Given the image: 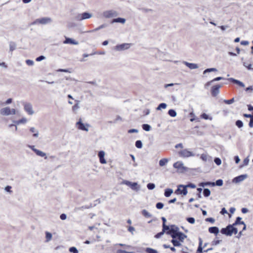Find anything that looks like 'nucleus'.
Returning <instances> with one entry per match:
<instances>
[{
	"instance_id": "1",
	"label": "nucleus",
	"mask_w": 253,
	"mask_h": 253,
	"mask_svg": "<svg viewBox=\"0 0 253 253\" xmlns=\"http://www.w3.org/2000/svg\"><path fill=\"white\" fill-rule=\"evenodd\" d=\"M166 234L170 235L173 239L177 238L182 242H183L184 239L187 238V236L179 231V228L174 225L170 226V229L166 232Z\"/></svg>"
},
{
	"instance_id": "2",
	"label": "nucleus",
	"mask_w": 253,
	"mask_h": 253,
	"mask_svg": "<svg viewBox=\"0 0 253 253\" xmlns=\"http://www.w3.org/2000/svg\"><path fill=\"white\" fill-rule=\"evenodd\" d=\"M131 45V43H124L120 44H118L115 46L114 49L118 51H123L129 48Z\"/></svg>"
},
{
	"instance_id": "3",
	"label": "nucleus",
	"mask_w": 253,
	"mask_h": 253,
	"mask_svg": "<svg viewBox=\"0 0 253 253\" xmlns=\"http://www.w3.org/2000/svg\"><path fill=\"white\" fill-rule=\"evenodd\" d=\"M24 106V110L30 115H32L34 112L33 110L32 105L30 103L23 102L22 103Z\"/></svg>"
},
{
	"instance_id": "4",
	"label": "nucleus",
	"mask_w": 253,
	"mask_h": 253,
	"mask_svg": "<svg viewBox=\"0 0 253 253\" xmlns=\"http://www.w3.org/2000/svg\"><path fill=\"white\" fill-rule=\"evenodd\" d=\"M179 157L182 158H188L191 156H194V154L191 151L186 149H183L178 152Z\"/></svg>"
},
{
	"instance_id": "5",
	"label": "nucleus",
	"mask_w": 253,
	"mask_h": 253,
	"mask_svg": "<svg viewBox=\"0 0 253 253\" xmlns=\"http://www.w3.org/2000/svg\"><path fill=\"white\" fill-rule=\"evenodd\" d=\"M51 19L49 17H43L40 19H37L33 24H46L51 22Z\"/></svg>"
},
{
	"instance_id": "6",
	"label": "nucleus",
	"mask_w": 253,
	"mask_h": 253,
	"mask_svg": "<svg viewBox=\"0 0 253 253\" xmlns=\"http://www.w3.org/2000/svg\"><path fill=\"white\" fill-rule=\"evenodd\" d=\"M118 15V12L114 10L105 11L103 13V16L107 18L116 17Z\"/></svg>"
},
{
	"instance_id": "7",
	"label": "nucleus",
	"mask_w": 253,
	"mask_h": 253,
	"mask_svg": "<svg viewBox=\"0 0 253 253\" xmlns=\"http://www.w3.org/2000/svg\"><path fill=\"white\" fill-rule=\"evenodd\" d=\"M173 166L180 172H183L186 170V168L183 166V164L181 162L178 161L174 163Z\"/></svg>"
},
{
	"instance_id": "8",
	"label": "nucleus",
	"mask_w": 253,
	"mask_h": 253,
	"mask_svg": "<svg viewBox=\"0 0 253 253\" xmlns=\"http://www.w3.org/2000/svg\"><path fill=\"white\" fill-rule=\"evenodd\" d=\"M175 193L177 194L186 195L187 194V186H185V185H179L177 190H175Z\"/></svg>"
},
{
	"instance_id": "9",
	"label": "nucleus",
	"mask_w": 253,
	"mask_h": 253,
	"mask_svg": "<svg viewBox=\"0 0 253 253\" xmlns=\"http://www.w3.org/2000/svg\"><path fill=\"white\" fill-rule=\"evenodd\" d=\"M231 228L232 225L229 224L226 227L221 229L220 232L223 234L230 236L232 235Z\"/></svg>"
},
{
	"instance_id": "10",
	"label": "nucleus",
	"mask_w": 253,
	"mask_h": 253,
	"mask_svg": "<svg viewBox=\"0 0 253 253\" xmlns=\"http://www.w3.org/2000/svg\"><path fill=\"white\" fill-rule=\"evenodd\" d=\"M221 85L220 84H216L213 85L211 89V95L215 97L217 96L219 92V88L221 87Z\"/></svg>"
},
{
	"instance_id": "11",
	"label": "nucleus",
	"mask_w": 253,
	"mask_h": 253,
	"mask_svg": "<svg viewBox=\"0 0 253 253\" xmlns=\"http://www.w3.org/2000/svg\"><path fill=\"white\" fill-rule=\"evenodd\" d=\"M247 177V174H242L235 177L232 180L233 183H237L244 181Z\"/></svg>"
},
{
	"instance_id": "12",
	"label": "nucleus",
	"mask_w": 253,
	"mask_h": 253,
	"mask_svg": "<svg viewBox=\"0 0 253 253\" xmlns=\"http://www.w3.org/2000/svg\"><path fill=\"white\" fill-rule=\"evenodd\" d=\"M76 126L79 129L86 131H88V130L87 127L85 126V125L82 122L81 119H80L76 123Z\"/></svg>"
},
{
	"instance_id": "13",
	"label": "nucleus",
	"mask_w": 253,
	"mask_h": 253,
	"mask_svg": "<svg viewBox=\"0 0 253 253\" xmlns=\"http://www.w3.org/2000/svg\"><path fill=\"white\" fill-rule=\"evenodd\" d=\"M98 156L99 158V162L102 164L106 163V161L104 158L105 152L103 151H100L98 152Z\"/></svg>"
},
{
	"instance_id": "14",
	"label": "nucleus",
	"mask_w": 253,
	"mask_h": 253,
	"mask_svg": "<svg viewBox=\"0 0 253 253\" xmlns=\"http://www.w3.org/2000/svg\"><path fill=\"white\" fill-rule=\"evenodd\" d=\"M63 43L64 44H72L75 45H77L79 44L78 42L69 38H66L65 40L63 42Z\"/></svg>"
},
{
	"instance_id": "15",
	"label": "nucleus",
	"mask_w": 253,
	"mask_h": 253,
	"mask_svg": "<svg viewBox=\"0 0 253 253\" xmlns=\"http://www.w3.org/2000/svg\"><path fill=\"white\" fill-rule=\"evenodd\" d=\"M0 112V114L4 116H8L10 115V108L8 107L1 109Z\"/></svg>"
},
{
	"instance_id": "16",
	"label": "nucleus",
	"mask_w": 253,
	"mask_h": 253,
	"mask_svg": "<svg viewBox=\"0 0 253 253\" xmlns=\"http://www.w3.org/2000/svg\"><path fill=\"white\" fill-rule=\"evenodd\" d=\"M183 63L190 69H195L199 67L198 65L195 63H189L186 61H183Z\"/></svg>"
},
{
	"instance_id": "17",
	"label": "nucleus",
	"mask_w": 253,
	"mask_h": 253,
	"mask_svg": "<svg viewBox=\"0 0 253 253\" xmlns=\"http://www.w3.org/2000/svg\"><path fill=\"white\" fill-rule=\"evenodd\" d=\"M229 81H231V82L235 84H238V85H239L241 87H245V84L243 83H242V82L239 81V80H236L234 78H229L228 79Z\"/></svg>"
},
{
	"instance_id": "18",
	"label": "nucleus",
	"mask_w": 253,
	"mask_h": 253,
	"mask_svg": "<svg viewBox=\"0 0 253 253\" xmlns=\"http://www.w3.org/2000/svg\"><path fill=\"white\" fill-rule=\"evenodd\" d=\"M171 243L173 244L174 247H180L181 246V241L178 240L177 238L173 239L171 240Z\"/></svg>"
},
{
	"instance_id": "19",
	"label": "nucleus",
	"mask_w": 253,
	"mask_h": 253,
	"mask_svg": "<svg viewBox=\"0 0 253 253\" xmlns=\"http://www.w3.org/2000/svg\"><path fill=\"white\" fill-rule=\"evenodd\" d=\"M200 158L204 162L212 161L211 158L206 154H202Z\"/></svg>"
},
{
	"instance_id": "20",
	"label": "nucleus",
	"mask_w": 253,
	"mask_h": 253,
	"mask_svg": "<svg viewBox=\"0 0 253 253\" xmlns=\"http://www.w3.org/2000/svg\"><path fill=\"white\" fill-rule=\"evenodd\" d=\"M209 231L211 233L217 235L219 233V229L215 226L211 227L209 228Z\"/></svg>"
},
{
	"instance_id": "21",
	"label": "nucleus",
	"mask_w": 253,
	"mask_h": 253,
	"mask_svg": "<svg viewBox=\"0 0 253 253\" xmlns=\"http://www.w3.org/2000/svg\"><path fill=\"white\" fill-rule=\"evenodd\" d=\"M199 186L201 187H205L206 186H214L215 183L213 182H201L199 184Z\"/></svg>"
},
{
	"instance_id": "22",
	"label": "nucleus",
	"mask_w": 253,
	"mask_h": 253,
	"mask_svg": "<svg viewBox=\"0 0 253 253\" xmlns=\"http://www.w3.org/2000/svg\"><path fill=\"white\" fill-rule=\"evenodd\" d=\"M199 246L197 250V253H201L203 251V247H202V244H203V241L202 239L200 237L199 238Z\"/></svg>"
},
{
	"instance_id": "23",
	"label": "nucleus",
	"mask_w": 253,
	"mask_h": 253,
	"mask_svg": "<svg viewBox=\"0 0 253 253\" xmlns=\"http://www.w3.org/2000/svg\"><path fill=\"white\" fill-rule=\"evenodd\" d=\"M34 152L38 155L42 157H44L45 159H47V157L46 156V154L39 150H34Z\"/></svg>"
},
{
	"instance_id": "24",
	"label": "nucleus",
	"mask_w": 253,
	"mask_h": 253,
	"mask_svg": "<svg viewBox=\"0 0 253 253\" xmlns=\"http://www.w3.org/2000/svg\"><path fill=\"white\" fill-rule=\"evenodd\" d=\"M126 22V19L125 18H116V19H114L112 21V23H121L122 24H124Z\"/></svg>"
},
{
	"instance_id": "25",
	"label": "nucleus",
	"mask_w": 253,
	"mask_h": 253,
	"mask_svg": "<svg viewBox=\"0 0 253 253\" xmlns=\"http://www.w3.org/2000/svg\"><path fill=\"white\" fill-rule=\"evenodd\" d=\"M173 193V190L171 189L168 188L165 191L164 195L166 197H169L171 194Z\"/></svg>"
},
{
	"instance_id": "26",
	"label": "nucleus",
	"mask_w": 253,
	"mask_h": 253,
	"mask_svg": "<svg viewBox=\"0 0 253 253\" xmlns=\"http://www.w3.org/2000/svg\"><path fill=\"white\" fill-rule=\"evenodd\" d=\"M30 131L31 132L34 133L33 136L35 137H38L39 136V131L36 130L35 127H32L30 129Z\"/></svg>"
},
{
	"instance_id": "27",
	"label": "nucleus",
	"mask_w": 253,
	"mask_h": 253,
	"mask_svg": "<svg viewBox=\"0 0 253 253\" xmlns=\"http://www.w3.org/2000/svg\"><path fill=\"white\" fill-rule=\"evenodd\" d=\"M242 219V218L240 217H237L236 219V221L233 224V225H237L238 224H244V222L241 221Z\"/></svg>"
},
{
	"instance_id": "28",
	"label": "nucleus",
	"mask_w": 253,
	"mask_h": 253,
	"mask_svg": "<svg viewBox=\"0 0 253 253\" xmlns=\"http://www.w3.org/2000/svg\"><path fill=\"white\" fill-rule=\"evenodd\" d=\"M83 20L89 19L92 17V14L88 12H84L82 13Z\"/></svg>"
},
{
	"instance_id": "29",
	"label": "nucleus",
	"mask_w": 253,
	"mask_h": 253,
	"mask_svg": "<svg viewBox=\"0 0 253 253\" xmlns=\"http://www.w3.org/2000/svg\"><path fill=\"white\" fill-rule=\"evenodd\" d=\"M203 195L205 197H208L211 195V191L208 188H204L203 190Z\"/></svg>"
},
{
	"instance_id": "30",
	"label": "nucleus",
	"mask_w": 253,
	"mask_h": 253,
	"mask_svg": "<svg viewBox=\"0 0 253 253\" xmlns=\"http://www.w3.org/2000/svg\"><path fill=\"white\" fill-rule=\"evenodd\" d=\"M142 214L145 217H151L152 216V214H150L148 211L146 210H143L141 211Z\"/></svg>"
},
{
	"instance_id": "31",
	"label": "nucleus",
	"mask_w": 253,
	"mask_h": 253,
	"mask_svg": "<svg viewBox=\"0 0 253 253\" xmlns=\"http://www.w3.org/2000/svg\"><path fill=\"white\" fill-rule=\"evenodd\" d=\"M130 187L134 190H138L139 189V187L136 182H132Z\"/></svg>"
},
{
	"instance_id": "32",
	"label": "nucleus",
	"mask_w": 253,
	"mask_h": 253,
	"mask_svg": "<svg viewBox=\"0 0 253 253\" xmlns=\"http://www.w3.org/2000/svg\"><path fill=\"white\" fill-rule=\"evenodd\" d=\"M168 162V160L167 159H162L159 161V165L161 167H163L167 164Z\"/></svg>"
},
{
	"instance_id": "33",
	"label": "nucleus",
	"mask_w": 253,
	"mask_h": 253,
	"mask_svg": "<svg viewBox=\"0 0 253 253\" xmlns=\"http://www.w3.org/2000/svg\"><path fill=\"white\" fill-rule=\"evenodd\" d=\"M16 125H18L21 124H24L27 122V119L25 118H23L18 121L14 122Z\"/></svg>"
},
{
	"instance_id": "34",
	"label": "nucleus",
	"mask_w": 253,
	"mask_h": 253,
	"mask_svg": "<svg viewBox=\"0 0 253 253\" xmlns=\"http://www.w3.org/2000/svg\"><path fill=\"white\" fill-rule=\"evenodd\" d=\"M168 114L172 117H174L176 116L177 113L174 110L170 109L168 111Z\"/></svg>"
},
{
	"instance_id": "35",
	"label": "nucleus",
	"mask_w": 253,
	"mask_h": 253,
	"mask_svg": "<svg viewBox=\"0 0 253 253\" xmlns=\"http://www.w3.org/2000/svg\"><path fill=\"white\" fill-rule=\"evenodd\" d=\"M16 48V44L15 42H11L9 43V49L10 51H12Z\"/></svg>"
},
{
	"instance_id": "36",
	"label": "nucleus",
	"mask_w": 253,
	"mask_h": 253,
	"mask_svg": "<svg viewBox=\"0 0 253 253\" xmlns=\"http://www.w3.org/2000/svg\"><path fill=\"white\" fill-rule=\"evenodd\" d=\"M145 251L147 253H158L157 250L150 248H147Z\"/></svg>"
},
{
	"instance_id": "37",
	"label": "nucleus",
	"mask_w": 253,
	"mask_h": 253,
	"mask_svg": "<svg viewBox=\"0 0 253 253\" xmlns=\"http://www.w3.org/2000/svg\"><path fill=\"white\" fill-rule=\"evenodd\" d=\"M142 128L144 130L147 131H149L150 130V129H151V126L148 124H143V125H142Z\"/></svg>"
},
{
	"instance_id": "38",
	"label": "nucleus",
	"mask_w": 253,
	"mask_h": 253,
	"mask_svg": "<svg viewBox=\"0 0 253 253\" xmlns=\"http://www.w3.org/2000/svg\"><path fill=\"white\" fill-rule=\"evenodd\" d=\"M217 71V69L214 68H208V69H206L204 71L203 74H205L207 73H209V72H216Z\"/></svg>"
},
{
	"instance_id": "39",
	"label": "nucleus",
	"mask_w": 253,
	"mask_h": 253,
	"mask_svg": "<svg viewBox=\"0 0 253 253\" xmlns=\"http://www.w3.org/2000/svg\"><path fill=\"white\" fill-rule=\"evenodd\" d=\"M167 107V104L165 103H162L159 105L157 108V110H161V109H165Z\"/></svg>"
},
{
	"instance_id": "40",
	"label": "nucleus",
	"mask_w": 253,
	"mask_h": 253,
	"mask_svg": "<svg viewBox=\"0 0 253 253\" xmlns=\"http://www.w3.org/2000/svg\"><path fill=\"white\" fill-rule=\"evenodd\" d=\"M135 146L137 148H141L142 147V143L141 142V140H137L136 142H135Z\"/></svg>"
},
{
	"instance_id": "41",
	"label": "nucleus",
	"mask_w": 253,
	"mask_h": 253,
	"mask_svg": "<svg viewBox=\"0 0 253 253\" xmlns=\"http://www.w3.org/2000/svg\"><path fill=\"white\" fill-rule=\"evenodd\" d=\"M236 126L239 127L241 128L243 126V123L241 120H237L235 123Z\"/></svg>"
},
{
	"instance_id": "42",
	"label": "nucleus",
	"mask_w": 253,
	"mask_h": 253,
	"mask_svg": "<svg viewBox=\"0 0 253 253\" xmlns=\"http://www.w3.org/2000/svg\"><path fill=\"white\" fill-rule=\"evenodd\" d=\"M46 242L49 241L52 238V234L48 232L45 233Z\"/></svg>"
},
{
	"instance_id": "43",
	"label": "nucleus",
	"mask_w": 253,
	"mask_h": 253,
	"mask_svg": "<svg viewBox=\"0 0 253 253\" xmlns=\"http://www.w3.org/2000/svg\"><path fill=\"white\" fill-rule=\"evenodd\" d=\"M147 187L149 190H153L155 188V185L153 183H149L147 185Z\"/></svg>"
},
{
	"instance_id": "44",
	"label": "nucleus",
	"mask_w": 253,
	"mask_h": 253,
	"mask_svg": "<svg viewBox=\"0 0 253 253\" xmlns=\"http://www.w3.org/2000/svg\"><path fill=\"white\" fill-rule=\"evenodd\" d=\"M170 229V227L168 226V225H166V224H163V229H162V231H163V232H167L168 231H169V230Z\"/></svg>"
},
{
	"instance_id": "45",
	"label": "nucleus",
	"mask_w": 253,
	"mask_h": 253,
	"mask_svg": "<svg viewBox=\"0 0 253 253\" xmlns=\"http://www.w3.org/2000/svg\"><path fill=\"white\" fill-rule=\"evenodd\" d=\"M77 103L72 107V110L74 112H75L76 111L78 110L80 108L79 101H77Z\"/></svg>"
},
{
	"instance_id": "46",
	"label": "nucleus",
	"mask_w": 253,
	"mask_h": 253,
	"mask_svg": "<svg viewBox=\"0 0 253 253\" xmlns=\"http://www.w3.org/2000/svg\"><path fill=\"white\" fill-rule=\"evenodd\" d=\"M215 183V185H217L218 186H221L223 185V180L222 179H218L217 180Z\"/></svg>"
},
{
	"instance_id": "47",
	"label": "nucleus",
	"mask_w": 253,
	"mask_h": 253,
	"mask_svg": "<svg viewBox=\"0 0 253 253\" xmlns=\"http://www.w3.org/2000/svg\"><path fill=\"white\" fill-rule=\"evenodd\" d=\"M82 18H83L82 13V14H78L77 15H76L75 16V20H78V21H81V20H83Z\"/></svg>"
},
{
	"instance_id": "48",
	"label": "nucleus",
	"mask_w": 253,
	"mask_h": 253,
	"mask_svg": "<svg viewBox=\"0 0 253 253\" xmlns=\"http://www.w3.org/2000/svg\"><path fill=\"white\" fill-rule=\"evenodd\" d=\"M69 251L71 252V253H78L79 252L78 251V250L77 249V248L76 247H71L69 248Z\"/></svg>"
},
{
	"instance_id": "49",
	"label": "nucleus",
	"mask_w": 253,
	"mask_h": 253,
	"mask_svg": "<svg viewBox=\"0 0 253 253\" xmlns=\"http://www.w3.org/2000/svg\"><path fill=\"white\" fill-rule=\"evenodd\" d=\"M234 102V98H232L229 100H224V102L227 104H231Z\"/></svg>"
},
{
	"instance_id": "50",
	"label": "nucleus",
	"mask_w": 253,
	"mask_h": 253,
	"mask_svg": "<svg viewBox=\"0 0 253 253\" xmlns=\"http://www.w3.org/2000/svg\"><path fill=\"white\" fill-rule=\"evenodd\" d=\"M214 162L217 166H219L221 164V161L219 158H215L214 160Z\"/></svg>"
},
{
	"instance_id": "51",
	"label": "nucleus",
	"mask_w": 253,
	"mask_h": 253,
	"mask_svg": "<svg viewBox=\"0 0 253 253\" xmlns=\"http://www.w3.org/2000/svg\"><path fill=\"white\" fill-rule=\"evenodd\" d=\"M96 205V203H95L93 205L92 204H90L89 205L83 206L84 210L90 209Z\"/></svg>"
},
{
	"instance_id": "52",
	"label": "nucleus",
	"mask_w": 253,
	"mask_h": 253,
	"mask_svg": "<svg viewBox=\"0 0 253 253\" xmlns=\"http://www.w3.org/2000/svg\"><path fill=\"white\" fill-rule=\"evenodd\" d=\"M164 207V204L162 203L159 202L156 204V207L158 209H162Z\"/></svg>"
},
{
	"instance_id": "53",
	"label": "nucleus",
	"mask_w": 253,
	"mask_h": 253,
	"mask_svg": "<svg viewBox=\"0 0 253 253\" xmlns=\"http://www.w3.org/2000/svg\"><path fill=\"white\" fill-rule=\"evenodd\" d=\"M187 221L189 223H191V224H194L195 222V220L194 218H193V217H188L187 218Z\"/></svg>"
},
{
	"instance_id": "54",
	"label": "nucleus",
	"mask_w": 253,
	"mask_h": 253,
	"mask_svg": "<svg viewBox=\"0 0 253 253\" xmlns=\"http://www.w3.org/2000/svg\"><path fill=\"white\" fill-rule=\"evenodd\" d=\"M235 225H233V224L232 225V228H231V230H232V233H234L235 234H236L237 233H238V229L236 227H234Z\"/></svg>"
},
{
	"instance_id": "55",
	"label": "nucleus",
	"mask_w": 253,
	"mask_h": 253,
	"mask_svg": "<svg viewBox=\"0 0 253 253\" xmlns=\"http://www.w3.org/2000/svg\"><path fill=\"white\" fill-rule=\"evenodd\" d=\"M26 63L28 66H33L34 65V61L33 60L28 59L26 60Z\"/></svg>"
},
{
	"instance_id": "56",
	"label": "nucleus",
	"mask_w": 253,
	"mask_h": 253,
	"mask_svg": "<svg viewBox=\"0 0 253 253\" xmlns=\"http://www.w3.org/2000/svg\"><path fill=\"white\" fill-rule=\"evenodd\" d=\"M122 183L124 184H125V185H126L130 187L132 182H130L129 181H127V180H124L122 182Z\"/></svg>"
},
{
	"instance_id": "57",
	"label": "nucleus",
	"mask_w": 253,
	"mask_h": 253,
	"mask_svg": "<svg viewBox=\"0 0 253 253\" xmlns=\"http://www.w3.org/2000/svg\"><path fill=\"white\" fill-rule=\"evenodd\" d=\"M117 253H135L133 252H127L125 250H119L117 251Z\"/></svg>"
},
{
	"instance_id": "58",
	"label": "nucleus",
	"mask_w": 253,
	"mask_h": 253,
	"mask_svg": "<svg viewBox=\"0 0 253 253\" xmlns=\"http://www.w3.org/2000/svg\"><path fill=\"white\" fill-rule=\"evenodd\" d=\"M45 58V56H43V55H41L40 56H39L38 57H37L36 59V60L37 61H41L43 59H44Z\"/></svg>"
},
{
	"instance_id": "59",
	"label": "nucleus",
	"mask_w": 253,
	"mask_h": 253,
	"mask_svg": "<svg viewBox=\"0 0 253 253\" xmlns=\"http://www.w3.org/2000/svg\"><path fill=\"white\" fill-rule=\"evenodd\" d=\"M164 234V232H163V231H162V232H159L158 233H157L155 236V237L156 238H160L163 234Z\"/></svg>"
},
{
	"instance_id": "60",
	"label": "nucleus",
	"mask_w": 253,
	"mask_h": 253,
	"mask_svg": "<svg viewBox=\"0 0 253 253\" xmlns=\"http://www.w3.org/2000/svg\"><path fill=\"white\" fill-rule=\"evenodd\" d=\"M84 209L83 206L80 207H76L74 209V211L75 212H77L79 211H84Z\"/></svg>"
},
{
	"instance_id": "61",
	"label": "nucleus",
	"mask_w": 253,
	"mask_h": 253,
	"mask_svg": "<svg viewBox=\"0 0 253 253\" xmlns=\"http://www.w3.org/2000/svg\"><path fill=\"white\" fill-rule=\"evenodd\" d=\"M206 221L210 222L212 223H213L215 221V220L213 218L209 217L206 219Z\"/></svg>"
},
{
	"instance_id": "62",
	"label": "nucleus",
	"mask_w": 253,
	"mask_h": 253,
	"mask_svg": "<svg viewBox=\"0 0 253 253\" xmlns=\"http://www.w3.org/2000/svg\"><path fill=\"white\" fill-rule=\"evenodd\" d=\"M224 78L223 77H216L214 79H213L212 80H211V82H215V81H220V80H223Z\"/></svg>"
},
{
	"instance_id": "63",
	"label": "nucleus",
	"mask_w": 253,
	"mask_h": 253,
	"mask_svg": "<svg viewBox=\"0 0 253 253\" xmlns=\"http://www.w3.org/2000/svg\"><path fill=\"white\" fill-rule=\"evenodd\" d=\"M138 132V130L136 129H129L128 130V133H134V132Z\"/></svg>"
},
{
	"instance_id": "64",
	"label": "nucleus",
	"mask_w": 253,
	"mask_h": 253,
	"mask_svg": "<svg viewBox=\"0 0 253 253\" xmlns=\"http://www.w3.org/2000/svg\"><path fill=\"white\" fill-rule=\"evenodd\" d=\"M249 126L250 127H253V118L250 119Z\"/></svg>"
}]
</instances>
